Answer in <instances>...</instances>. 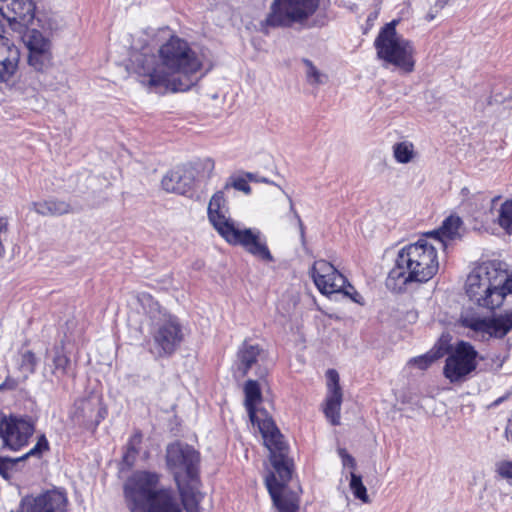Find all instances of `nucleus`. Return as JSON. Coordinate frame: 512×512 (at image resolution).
Listing matches in <instances>:
<instances>
[{
  "instance_id": "c03bdc74",
  "label": "nucleus",
  "mask_w": 512,
  "mask_h": 512,
  "mask_svg": "<svg viewBox=\"0 0 512 512\" xmlns=\"http://www.w3.org/2000/svg\"><path fill=\"white\" fill-rule=\"evenodd\" d=\"M340 454L342 456L343 464L345 466L347 465L352 468L356 466L355 459L351 455L347 454L344 450H342Z\"/></svg>"
},
{
  "instance_id": "aec40b11",
  "label": "nucleus",
  "mask_w": 512,
  "mask_h": 512,
  "mask_svg": "<svg viewBox=\"0 0 512 512\" xmlns=\"http://www.w3.org/2000/svg\"><path fill=\"white\" fill-rule=\"evenodd\" d=\"M0 13L9 22L28 25L35 17V4L33 0H2Z\"/></svg>"
},
{
  "instance_id": "49530a36",
  "label": "nucleus",
  "mask_w": 512,
  "mask_h": 512,
  "mask_svg": "<svg viewBox=\"0 0 512 512\" xmlns=\"http://www.w3.org/2000/svg\"><path fill=\"white\" fill-rule=\"evenodd\" d=\"M326 24V17L321 16L320 18L316 19L314 24L312 26H319L322 27Z\"/></svg>"
},
{
  "instance_id": "3c124183",
  "label": "nucleus",
  "mask_w": 512,
  "mask_h": 512,
  "mask_svg": "<svg viewBox=\"0 0 512 512\" xmlns=\"http://www.w3.org/2000/svg\"><path fill=\"white\" fill-rule=\"evenodd\" d=\"M246 178L251 180V181H254L255 180V175L253 173H246Z\"/></svg>"
},
{
  "instance_id": "6e6552de",
  "label": "nucleus",
  "mask_w": 512,
  "mask_h": 512,
  "mask_svg": "<svg viewBox=\"0 0 512 512\" xmlns=\"http://www.w3.org/2000/svg\"><path fill=\"white\" fill-rule=\"evenodd\" d=\"M479 354L474 346L464 340L458 341L445 360L443 375L450 383L465 381L478 366Z\"/></svg>"
},
{
  "instance_id": "6ab92c4d",
  "label": "nucleus",
  "mask_w": 512,
  "mask_h": 512,
  "mask_svg": "<svg viewBox=\"0 0 512 512\" xmlns=\"http://www.w3.org/2000/svg\"><path fill=\"white\" fill-rule=\"evenodd\" d=\"M135 512H182L174 491L170 487H161Z\"/></svg>"
},
{
  "instance_id": "a19ab883",
  "label": "nucleus",
  "mask_w": 512,
  "mask_h": 512,
  "mask_svg": "<svg viewBox=\"0 0 512 512\" xmlns=\"http://www.w3.org/2000/svg\"><path fill=\"white\" fill-rule=\"evenodd\" d=\"M496 472L505 479H512V461H502L497 464Z\"/></svg>"
},
{
  "instance_id": "6e6d98bb",
  "label": "nucleus",
  "mask_w": 512,
  "mask_h": 512,
  "mask_svg": "<svg viewBox=\"0 0 512 512\" xmlns=\"http://www.w3.org/2000/svg\"><path fill=\"white\" fill-rule=\"evenodd\" d=\"M261 181H262V182H265V183H268V182H269L266 178H263Z\"/></svg>"
},
{
  "instance_id": "473e14b6",
  "label": "nucleus",
  "mask_w": 512,
  "mask_h": 512,
  "mask_svg": "<svg viewBox=\"0 0 512 512\" xmlns=\"http://www.w3.org/2000/svg\"><path fill=\"white\" fill-rule=\"evenodd\" d=\"M414 146L411 142L403 141L393 145V156L398 163L407 164L414 158Z\"/></svg>"
},
{
  "instance_id": "ea45409f",
  "label": "nucleus",
  "mask_w": 512,
  "mask_h": 512,
  "mask_svg": "<svg viewBox=\"0 0 512 512\" xmlns=\"http://www.w3.org/2000/svg\"><path fill=\"white\" fill-rule=\"evenodd\" d=\"M233 187L234 189L245 193L246 195L251 194V187L247 182V179L243 177L231 178V182H227L225 184L224 189H229Z\"/></svg>"
},
{
  "instance_id": "393cba45",
  "label": "nucleus",
  "mask_w": 512,
  "mask_h": 512,
  "mask_svg": "<svg viewBox=\"0 0 512 512\" xmlns=\"http://www.w3.org/2000/svg\"><path fill=\"white\" fill-rule=\"evenodd\" d=\"M462 223L460 217L450 215L437 230L428 232L426 236L433 238L441 248H445V239L453 240L459 236V228Z\"/></svg>"
},
{
  "instance_id": "864d4df0",
  "label": "nucleus",
  "mask_w": 512,
  "mask_h": 512,
  "mask_svg": "<svg viewBox=\"0 0 512 512\" xmlns=\"http://www.w3.org/2000/svg\"><path fill=\"white\" fill-rule=\"evenodd\" d=\"M434 18H435V15H434V14H432V13H428V14L426 15V20H427V21H432Z\"/></svg>"
},
{
  "instance_id": "37998d69",
  "label": "nucleus",
  "mask_w": 512,
  "mask_h": 512,
  "mask_svg": "<svg viewBox=\"0 0 512 512\" xmlns=\"http://www.w3.org/2000/svg\"><path fill=\"white\" fill-rule=\"evenodd\" d=\"M18 385L19 382L17 379L7 375L5 380L0 384V392L15 390L18 387Z\"/></svg>"
},
{
  "instance_id": "2f4dec72",
  "label": "nucleus",
  "mask_w": 512,
  "mask_h": 512,
  "mask_svg": "<svg viewBox=\"0 0 512 512\" xmlns=\"http://www.w3.org/2000/svg\"><path fill=\"white\" fill-rule=\"evenodd\" d=\"M497 223L508 235L512 234V198L501 204L498 210Z\"/></svg>"
},
{
  "instance_id": "4be33fe9",
  "label": "nucleus",
  "mask_w": 512,
  "mask_h": 512,
  "mask_svg": "<svg viewBox=\"0 0 512 512\" xmlns=\"http://www.w3.org/2000/svg\"><path fill=\"white\" fill-rule=\"evenodd\" d=\"M267 490L278 512H298L297 500L282 495L283 484L278 481L274 473H270L265 479Z\"/></svg>"
},
{
  "instance_id": "58836bf2",
  "label": "nucleus",
  "mask_w": 512,
  "mask_h": 512,
  "mask_svg": "<svg viewBox=\"0 0 512 512\" xmlns=\"http://www.w3.org/2000/svg\"><path fill=\"white\" fill-rule=\"evenodd\" d=\"M303 63L307 67L306 75L307 79L312 84H322L323 78L325 77L324 74H322L316 66L313 64V62L309 59H303Z\"/></svg>"
},
{
  "instance_id": "c85d7f7f",
  "label": "nucleus",
  "mask_w": 512,
  "mask_h": 512,
  "mask_svg": "<svg viewBox=\"0 0 512 512\" xmlns=\"http://www.w3.org/2000/svg\"><path fill=\"white\" fill-rule=\"evenodd\" d=\"M52 374L56 378H61L68 374L71 361L70 358L64 353L63 346H55L53 349V357H52Z\"/></svg>"
},
{
  "instance_id": "9d476101",
  "label": "nucleus",
  "mask_w": 512,
  "mask_h": 512,
  "mask_svg": "<svg viewBox=\"0 0 512 512\" xmlns=\"http://www.w3.org/2000/svg\"><path fill=\"white\" fill-rule=\"evenodd\" d=\"M161 475L157 472L138 470L135 471L124 484V496L130 512L137 511V508L145 502L159 488Z\"/></svg>"
},
{
  "instance_id": "5701e85b",
  "label": "nucleus",
  "mask_w": 512,
  "mask_h": 512,
  "mask_svg": "<svg viewBox=\"0 0 512 512\" xmlns=\"http://www.w3.org/2000/svg\"><path fill=\"white\" fill-rule=\"evenodd\" d=\"M50 445L44 434H41L36 444L27 453L17 458L0 456V475L8 480L10 478V470L19 462L24 461L30 457L40 459L44 452L49 451Z\"/></svg>"
},
{
  "instance_id": "de8ad7c7",
  "label": "nucleus",
  "mask_w": 512,
  "mask_h": 512,
  "mask_svg": "<svg viewBox=\"0 0 512 512\" xmlns=\"http://www.w3.org/2000/svg\"><path fill=\"white\" fill-rule=\"evenodd\" d=\"M377 17H378V13L377 12L370 13L368 15L367 22L374 21Z\"/></svg>"
},
{
  "instance_id": "5fc2aeb1",
  "label": "nucleus",
  "mask_w": 512,
  "mask_h": 512,
  "mask_svg": "<svg viewBox=\"0 0 512 512\" xmlns=\"http://www.w3.org/2000/svg\"><path fill=\"white\" fill-rule=\"evenodd\" d=\"M503 401V398H499L497 399L495 402H494V405H498L499 403H501Z\"/></svg>"
},
{
  "instance_id": "09e8293b",
  "label": "nucleus",
  "mask_w": 512,
  "mask_h": 512,
  "mask_svg": "<svg viewBox=\"0 0 512 512\" xmlns=\"http://www.w3.org/2000/svg\"><path fill=\"white\" fill-rule=\"evenodd\" d=\"M203 266V262L200 261V260H197L195 263H194V267L196 269H200L201 267Z\"/></svg>"
},
{
  "instance_id": "c756f323",
  "label": "nucleus",
  "mask_w": 512,
  "mask_h": 512,
  "mask_svg": "<svg viewBox=\"0 0 512 512\" xmlns=\"http://www.w3.org/2000/svg\"><path fill=\"white\" fill-rule=\"evenodd\" d=\"M23 39L29 52L37 50H51L50 40L44 37V35L36 29L28 30Z\"/></svg>"
},
{
  "instance_id": "72a5a7b5",
  "label": "nucleus",
  "mask_w": 512,
  "mask_h": 512,
  "mask_svg": "<svg viewBox=\"0 0 512 512\" xmlns=\"http://www.w3.org/2000/svg\"><path fill=\"white\" fill-rule=\"evenodd\" d=\"M323 281L327 283V289H324L321 286L317 288L324 295L342 292L345 284L347 283V279L341 273L328 276L324 278Z\"/></svg>"
},
{
  "instance_id": "4d7b16f0",
  "label": "nucleus",
  "mask_w": 512,
  "mask_h": 512,
  "mask_svg": "<svg viewBox=\"0 0 512 512\" xmlns=\"http://www.w3.org/2000/svg\"><path fill=\"white\" fill-rule=\"evenodd\" d=\"M511 318H512V311L510 312Z\"/></svg>"
},
{
  "instance_id": "f257e3e1",
  "label": "nucleus",
  "mask_w": 512,
  "mask_h": 512,
  "mask_svg": "<svg viewBox=\"0 0 512 512\" xmlns=\"http://www.w3.org/2000/svg\"><path fill=\"white\" fill-rule=\"evenodd\" d=\"M158 54L149 46L130 54L128 69L143 86L159 93H175L188 91L198 83L202 62L187 41L172 35Z\"/></svg>"
},
{
  "instance_id": "c9c22d12",
  "label": "nucleus",
  "mask_w": 512,
  "mask_h": 512,
  "mask_svg": "<svg viewBox=\"0 0 512 512\" xmlns=\"http://www.w3.org/2000/svg\"><path fill=\"white\" fill-rule=\"evenodd\" d=\"M441 354L433 351H429L423 355L413 357L409 360L408 365L415 366L420 370L428 369L438 358H440Z\"/></svg>"
},
{
  "instance_id": "a878e982",
  "label": "nucleus",
  "mask_w": 512,
  "mask_h": 512,
  "mask_svg": "<svg viewBox=\"0 0 512 512\" xmlns=\"http://www.w3.org/2000/svg\"><path fill=\"white\" fill-rule=\"evenodd\" d=\"M32 206L34 211L41 216L58 217L74 212L72 206L68 202L54 197L43 201L33 202Z\"/></svg>"
},
{
  "instance_id": "9b49d317",
  "label": "nucleus",
  "mask_w": 512,
  "mask_h": 512,
  "mask_svg": "<svg viewBox=\"0 0 512 512\" xmlns=\"http://www.w3.org/2000/svg\"><path fill=\"white\" fill-rule=\"evenodd\" d=\"M152 338L157 358L172 356L183 341L182 327L177 318L171 315L159 318L154 325Z\"/></svg>"
},
{
  "instance_id": "a211bd4d",
  "label": "nucleus",
  "mask_w": 512,
  "mask_h": 512,
  "mask_svg": "<svg viewBox=\"0 0 512 512\" xmlns=\"http://www.w3.org/2000/svg\"><path fill=\"white\" fill-rule=\"evenodd\" d=\"M328 395L326 397L324 413L332 425L340 424V410L342 404V389L339 384V374L334 369L326 372Z\"/></svg>"
},
{
  "instance_id": "f8f14e48",
  "label": "nucleus",
  "mask_w": 512,
  "mask_h": 512,
  "mask_svg": "<svg viewBox=\"0 0 512 512\" xmlns=\"http://www.w3.org/2000/svg\"><path fill=\"white\" fill-rule=\"evenodd\" d=\"M107 414L108 411L102 398L91 394L75 400L69 417L75 425L94 432Z\"/></svg>"
},
{
  "instance_id": "20e7f679",
  "label": "nucleus",
  "mask_w": 512,
  "mask_h": 512,
  "mask_svg": "<svg viewBox=\"0 0 512 512\" xmlns=\"http://www.w3.org/2000/svg\"><path fill=\"white\" fill-rule=\"evenodd\" d=\"M398 24L396 19L386 23L375 38L374 47L380 60L408 74L414 71L416 50L412 41L397 33Z\"/></svg>"
},
{
  "instance_id": "4468645a",
  "label": "nucleus",
  "mask_w": 512,
  "mask_h": 512,
  "mask_svg": "<svg viewBox=\"0 0 512 512\" xmlns=\"http://www.w3.org/2000/svg\"><path fill=\"white\" fill-rule=\"evenodd\" d=\"M224 240L230 245L242 246L249 254L264 262L274 261L266 241L261 239V234L258 230L254 231L251 228L239 229L236 227Z\"/></svg>"
},
{
  "instance_id": "7c9ffc66",
  "label": "nucleus",
  "mask_w": 512,
  "mask_h": 512,
  "mask_svg": "<svg viewBox=\"0 0 512 512\" xmlns=\"http://www.w3.org/2000/svg\"><path fill=\"white\" fill-rule=\"evenodd\" d=\"M51 57L50 50L30 51L28 55V64L36 71L42 72L49 67Z\"/></svg>"
},
{
  "instance_id": "423d86ee",
  "label": "nucleus",
  "mask_w": 512,
  "mask_h": 512,
  "mask_svg": "<svg viewBox=\"0 0 512 512\" xmlns=\"http://www.w3.org/2000/svg\"><path fill=\"white\" fill-rule=\"evenodd\" d=\"M35 431L31 417L0 411V451H20L27 446Z\"/></svg>"
},
{
  "instance_id": "0eeeda50",
  "label": "nucleus",
  "mask_w": 512,
  "mask_h": 512,
  "mask_svg": "<svg viewBox=\"0 0 512 512\" xmlns=\"http://www.w3.org/2000/svg\"><path fill=\"white\" fill-rule=\"evenodd\" d=\"M259 430L263 436L265 445L270 451L271 464L278 474L283 488L292 478V461L288 458V446L283 440V435L272 420H266L259 424Z\"/></svg>"
},
{
  "instance_id": "f704fd0d",
  "label": "nucleus",
  "mask_w": 512,
  "mask_h": 512,
  "mask_svg": "<svg viewBox=\"0 0 512 512\" xmlns=\"http://www.w3.org/2000/svg\"><path fill=\"white\" fill-rule=\"evenodd\" d=\"M349 486L356 499H359L364 503L370 502L367 489L363 484L362 477L360 475H357L352 472L350 475Z\"/></svg>"
},
{
  "instance_id": "bb28decb",
  "label": "nucleus",
  "mask_w": 512,
  "mask_h": 512,
  "mask_svg": "<svg viewBox=\"0 0 512 512\" xmlns=\"http://www.w3.org/2000/svg\"><path fill=\"white\" fill-rule=\"evenodd\" d=\"M143 441V433L140 429H134L132 435L127 441L125 452L123 454V462L126 466L132 467L139 455L141 444Z\"/></svg>"
},
{
  "instance_id": "8fccbe9b",
  "label": "nucleus",
  "mask_w": 512,
  "mask_h": 512,
  "mask_svg": "<svg viewBox=\"0 0 512 512\" xmlns=\"http://www.w3.org/2000/svg\"><path fill=\"white\" fill-rule=\"evenodd\" d=\"M357 297H360V295L355 292L353 296H351V299L354 301V302H357V303H360L359 299Z\"/></svg>"
},
{
  "instance_id": "e433bc0d",
  "label": "nucleus",
  "mask_w": 512,
  "mask_h": 512,
  "mask_svg": "<svg viewBox=\"0 0 512 512\" xmlns=\"http://www.w3.org/2000/svg\"><path fill=\"white\" fill-rule=\"evenodd\" d=\"M37 358L32 351H26L21 355L20 370L24 372V379L36 370Z\"/></svg>"
},
{
  "instance_id": "603ef678",
  "label": "nucleus",
  "mask_w": 512,
  "mask_h": 512,
  "mask_svg": "<svg viewBox=\"0 0 512 512\" xmlns=\"http://www.w3.org/2000/svg\"><path fill=\"white\" fill-rule=\"evenodd\" d=\"M446 2L447 0H437V5H439V8H443Z\"/></svg>"
},
{
  "instance_id": "f03ea898",
  "label": "nucleus",
  "mask_w": 512,
  "mask_h": 512,
  "mask_svg": "<svg viewBox=\"0 0 512 512\" xmlns=\"http://www.w3.org/2000/svg\"><path fill=\"white\" fill-rule=\"evenodd\" d=\"M438 269L437 247L421 238L399 250L386 285L396 291L408 283H425L437 274Z\"/></svg>"
},
{
  "instance_id": "79ce46f5",
  "label": "nucleus",
  "mask_w": 512,
  "mask_h": 512,
  "mask_svg": "<svg viewBox=\"0 0 512 512\" xmlns=\"http://www.w3.org/2000/svg\"><path fill=\"white\" fill-rule=\"evenodd\" d=\"M287 198H288V201H289V204H290V211H291V213L293 214V217L296 219V221L298 223L301 239L304 241V239H305V227H304V224H303V222H302L298 212L294 208V204H293V201H292L291 197L287 195Z\"/></svg>"
},
{
  "instance_id": "39448f33",
  "label": "nucleus",
  "mask_w": 512,
  "mask_h": 512,
  "mask_svg": "<svg viewBox=\"0 0 512 512\" xmlns=\"http://www.w3.org/2000/svg\"><path fill=\"white\" fill-rule=\"evenodd\" d=\"M318 6L319 0H274L271 11L261 23L262 31L268 34L270 27H289L293 23H302Z\"/></svg>"
},
{
  "instance_id": "dca6fc26",
  "label": "nucleus",
  "mask_w": 512,
  "mask_h": 512,
  "mask_svg": "<svg viewBox=\"0 0 512 512\" xmlns=\"http://www.w3.org/2000/svg\"><path fill=\"white\" fill-rule=\"evenodd\" d=\"M227 213L228 207L224 191L215 192L208 204L207 215L209 222L223 239H226L236 228L234 221L227 216Z\"/></svg>"
},
{
  "instance_id": "b1692460",
  "label": "nucleus",
  "mask_w": 512,
  "mask_h": 512,
  "mask_svg": "<svg viewBox=\"0 0 512 512\" xmlns=\"http://www.w3.org/2000/svg\"><path fill=\"white\" fill-rule=\"evenodd\" d=\"M245 408L253 425L263 424L267 419L260 420L257 416V404L262 401V392L257 380L249 379L244 384Z\"/></svg>"
},
{
  "instance_id": "2eb2a0df",
  "label": "nucleus",
  "mask_w": 512,
  "mask_h": 512,
  "mask_svg": "<svg viewBox=\"0 0 512 512\" xmlns=\"http://www.w3.org/2000/svg\"><path fill=\"white\" fill-rule=\"evenodd\" d=\"M462 325L475 332L488 334L492 338L502 339L512 330L510 313L492 317H472L462 320Z\"/></svg>"
},
{
  "instance_id": "4c0bfd02",
  "label": "nucleus",
  "mask_w": 512,
  "mask_h": 512,
  "mask_svg": "<svg viewBox=\"0 0 512 512\" xmlns=\"http://www.w3.org/2000/svg\"><path fill=\"white\" fill-rule=\"evenodd\" d=\"M18 68L8 66V64H0V83H5L7 86H12L17 79Z\"/></svg>"
},
{
  "instance_id": "ddd939ff",
  "label": "nucleus",
  "mask_w": 512,
  "mask_h": 512,
  "mask_svg": "<svg viewBox=\"0 0 512 512\" xmlns=\"http://www.w3.org/2000/svg\"><path fill=\"white\" fill-rule=\"evenodd\" d=\"M267 356V351L261 345L244 340L236 353V373L245 377L254 368L258 378H265L268 375V369L263 364Z\"/></svg>"
},
{
  "instance_id": "a18cd8bd",
  "label": "nucleus",
  "mask_w": 512,
  "mask_h": 512,
  "mask_svg": "<svg viewBox=\"0 0 512 512\" xmlns=\"http://www.w3.org/2000/svg\"><path fill=\"white\" fill-rule=\"evenodd\" d=\"M8 231V221L6 218H0V233H6Z\"/></svg>"
},
{
  "instance_id": "cd10ccee",
  "label": "nucleus",
  "mask_w": 512,
  "mask_h": 512,
  "mask_svg": "<svg viewBox=\"0 0 512 512\" xmlns=\"http://www.w3.org/2000/svg\"><path fill=\"white\" fill-rule=\"evenodd\" d=\"M340 273L330 262L320 259L314 262L311 268V276L316 287L327 289V283L324 278Z\"/></svg>"
},
{
  "instance_id": "7ed1b4c3",
  "label": "nucleus",
  "mask_w": 512,
  "mask_h": 512,
  "mask_svg": "<svg viewBox=\"0 0 512 512\" xmlns=\"http://www.w3.org/2000/svg\"><path fill=\"white\" fill-rule=\"evenodd\" d=\"M466 294L479 307L494 310L512 294V276L493 265H481L467 277Z\"/></svg>"
},
{
  "instance_id": "f3484780",
  "label": "nucleus",
  "mask_w": 512,
  "mask_h": 512,
  "mask_svg": "<svg viewBox=\"0 0 512 512\" xmlns=\"http://www.w3.org/2000/svg\"><path fill=\"white\" fill-rule=\"evenodd\" d=\"M195 180L196 170L190 165H181L169 171L161 184L167 192L187 195L193 190Z\"/></svg>"
},
{
  "instance_id": "1a4fd4ad",
  "label": "nucleus",
  "mask_w": 512,
  "mask_h": 512,
  "mask_svg": "<svg viewBox=\"0 0 512 512\" xmlns=\"http://www.w3.org/2000/svg\"><path fill=\"white\" fill-rule=\"evenodd\" d=\"M166 465L174 480H195L199 474L200 453L194 447L176 441L166 448Z\"/></svg>"
},
{
  "instance_id": "412c9836",
  "label": "nucleus",
  "mask_w": 512,
  "mask_h": 512,
  "mask_svg": "<svg viewBox=\"0 0 512 512\" xmlns=\"http://www.w3.org/2000/svg\"><path fill=\"white\" fill-rule=\"evenodd\" d=\"M181 503L186 512H199L201 495L199 492V475L195 480L179 478L175 480Z\"/></svg>"
}]
</instances>
